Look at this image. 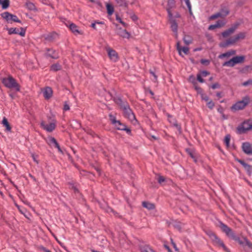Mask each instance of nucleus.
<instances>
[{
  "mask_svg": "<svg viewBox=\"0 0 252 252\" xmlns=\"http://www.w3.org/2000/svg\"><path fill=\"white\" fill-rule=\"evenodd\" d=\"M175 0H168L167 2L168 7L167 8V11H168L169 10L171 11V9L174 7L175 5Z\"/></svg>",
  "mask_w": 252,
  "mask_h": 252,
  "instance_id": "cd10ccee",
  "label": "nucleus"
},
{
  "mask_svg": "<svg viewBox=\"0 0 252 252\" xmlns=\"http://www.w3.org/2000/svg\"><path fill=\"white\" fill-rule=\"evenodd\" d=\"M202 77H203L201 75V74H200L199 73L197 74V79L200 83H203L204 82V80L202 79Z\"/></svg>",
  "mask_w": 252,
  "mask_h": 252,
  "instance_id": "de8ad7c7",
  "label": "nucleus"
},
{
  "mask_svg": "<svg viewBox=\"0 0 252 252\" xmlns=\"http://www.w3.org/2000/svg\"><path fill=\"white\" fill-rule=\"evenodd\" d=\"M185 0V2L187 4V6L189 12L191 13V4L190 3L189 0Z\"/></svg>",
  "mask_w": 252,
  "mask_h": 252,
  "instance_id": "49530a36",
  "label": "nucleus"
},
{
  "mask_svg": "<svg viewBox=\"0 0 252 252\" xmlns=\"http://www.w3.org/2000/svg\"><path fill=\"white\" fill-rule=\"evenodd\" d=\"M207 105L208 108L212 109L215 106V104L212 101H210L207 103Z\"/></svg>",
  "mask_w": 252,
  "mask_h": 252,
  "instance_id": "c03bdc74",
  "label": "nucleus"
},
{
  "mask_svg": "<svg viewBox=\"0 0 252 252\" xmlns=\"http://www.w3.org/2000/svg\"><path fill=\"white\" fill-rule=\"evenodd\" d=\"M107 51L109 57L112 61L116 62L118 60L119 57L118 54L115 50L109 48Z\"/></svg>",
  "mask_w": 252,
  "mask_h": 252,
  "instance_id": "f3484780",
  "label": "nucleus"
},
{
  "mask_svg": "<svg viewBox=\"0 0 252 252\" xmlns=\"http://www.w3.org/2000/svg\"><path fill=\"white\" fill-rule=\"evenodd\" d=\"M8 31L9 34H13V33H15V34L18 33V30L16 28H12L8 29Z\"/></svg>",
  "mask_w": 252,
  "mask_h": 252,
  "instance_id": "4c0bfd02",
  "label": "nucleus"
},
{
  "mask_svg": "<svg viewBox=\"0 0 252 252\" xmlns=\"http://www.w3.org/2000/svg\"><path fill=\"white\" fill-rule=\"evenodd\" d=\"M238 161L244 168H249V165L245 163L243 160L241 159H237Z\"/></svg>",
  "mask_w": 252,
  "mask_h": 252,
  "instance_id": "58836bf2",
  "label": "nucleus"
},
{
  "mask_svg": "<svg viewBox=\"0 0 252 252\" xmlns=\"http://www.w3.org/2000/svg\"><path fill=\"white\" fill-rule=\"evenodd\" d=\"M118 34L123 38H128L130 36V33L126 30L120 29L117 32Z\"/></svg>",
  "mask_w": 252,
  "mask_h": 252,
  "instance_id": "aec40b11",
  "label": "nucleus"
},
{
  "mask_svg": "<svg viewBox=\"0 0 252 252\" xmlns=\"http://www.w3.org/2000/svg\"><path fill=\"white\" fill-rule=\"evenodd\" d=\"M236 54V51L234 50H230L224 53L221 54L219 56V58L223 59L226 58L227 59L230 58L231 56L234 55Z\"/></svg>",
  "mask_w": 252,
  "mask_h": 252,
  "instance_id": "6ab92c4d",
  "label": "nucleus"
},
{
  "mask_svg": "<svg viewBox=\"0 0 252 252\" xmlns=\"http://www.w3.org/2000/svg\"><path fill=\"white\" fill-rule=\"evenodd\" d=\"M216 95L220 98L221 97V93L218 92L217 93Z\"/></svg>",
  "mask_w": 252,
  "mask_h": 252,
  "instance_id": "774afa93",
  "label": "nucleus"
},
{
  "mask_svg": "<svg viewBox=\"0 0 252 252\" xmlns=\"http://www.w3.org/2000/svg\"><path fill=\"white\" fill-rule=\"evenodd\" d=\"M201 63L202 64H208L209 63V62L208 60H201Z\"/></svg>",
  "mask_w": 252,
  "mask_h": 252,
  "instance_id": "052dcab7",
  "label": "nucleus"
},
{
  "mask_svg": "<svg viewBox=\"0 0 252 252\" xmlns=\"http://www.w3.org/2000/svg\"><path fill=\"white\" fill-rule=\"evenodd\" d=\"M201 98L203 100L205 101H208L209 100V97L208 96L205 94H201Z\"/></svg>",
  "mask_w": 252,
  "mask_h": 252,
  "instance_id": "603ef678",
  "label": "nucleus"
},
{
  "mask_svg": "<svg viewBox=\"0 0 252 252\" xmlns=\"http://www.w3.org/2000/svg\"><path fill=\"white\" fill-rule=\"evenodd\" d=\"M168 15L169 20L171 24V28L172 31L174 32L176 37L177 36L178 25L173 17L171 11L168 10Z\"/></svg>",
  "mask_w": 252,
  "mask_h": 252,
  "instance_id": "9d476101",
  "label": "nucleus"
},
{
  "mask_svg": "<svg viewBox=\"0 0 252 252\" xmlns=\"http://www.w3.org/2000/svg\"><path fill=\"white\" fill-rule=\"evenodd\" d=\"M26 6L30 10H34L36 9L34 4L29 1L26 2Z\"/></svg>",
  "mask_w": 252,
  "mask_h": 252,
  "instance_id": "a878e982",
  "label": "nucleus"
},
{
  "mask_svg": "<svg viewBox=\"0 0 252 252\" xmlns=\"http://www.w3.org/2000/svg\"><path fill=\"white\" fill-rule=\"evenodd\" d=\"M150 73L151 74V75H152V76H153L154 78V80L156 81H157V75L155 74V73L152 71H150Z\"/></svg>",
  "mask_w": 252,
  "mask_h": 252,
  "instance_id": "bf43d9fd",
  "label": "nucleus"
},
{
  "mask_svg": "<svg viewBox=\"0 0 252 252\" xmlns=\"http://www.w3.org/2000/svg\"><path fill=\"white\" fill-rule=\"evenodd\" d=\"M123 109L125 117H127L131 121L135 119L134 114L132 113L128 105H124L123 106Z\"/></svg>",
  "mask_w": 252,
  "mask_h": 252,
  "instance_id": "9b49d317",
  "label": "nucleus"
},
{
  "mask_svg": "<svg viewBox=\"0 0 252 252\" xmlns=\"http://www.w3.org/2000/svg\"><path fill=\"white\" fill-rule=\"evenodd\" d=\"M199 74H201L202 77H205L207 76L208 75H209V73L206 71H203L201 72Z\"/></svg>",
  "mask_w": 252,
  "mask_h": 252,
  "instance_id": "864d4df0",
  "label": "nucleus"
},
{
  "mask_svg": "<svg viewBox=\"0 0 252 252\" xmlns=\"http://www.w3.org/2000/svg\"><path fill=\"white\" fill-rule=\"evenodd\" d=\"M104 25V23L102 22H96L95 23H92L91 25V27L95 30H97V25L99 26H103Z\"/></svg>",
  "mask_w": 252,
  "mask_h": 252,
  "instance_id": "72a5a7b5",
  "label": "nucleus"
},
{
  "mask_svg": "<svg viewBox=\"0 0 252 252\" xmlns=\"http://www.w3.org/2000/svg\"><path fill=\"white\" fill-rule=\"evenodd\" d=\"M206 234L211 239L214 245L218 247H221L225 252H229L228 249L224 245L223 242L220 240L213 231L208 230L206 231Z\"/></svg>",
  "mask_w": 252,
  "mask_h": 252,
  "instance_id": "7ed1b4c3",
  "label": "nucleus"
},
{
  "mask_svg": "<svg viewBox=\"0 0 252 252\" xmlns=\"http://www.w3.org/2000/svg\"><path fill=\"white\" fill-rule=\"evenodd\" d=\"M181 47L180 45V43L178 42L177 43V49L180 55H181Z\"/></svg>",
  "mask_w": 252,
  "mask_h": 252,
  "instance_id": "8fccbe9b",
  "label": "nucleus"
},
{
  "mask_svg": "<svg viewBox=\"0 0 252 252\" xmlns=\"http://www.w3.org/2000/svg\"><path fill=\"white\" fill-rule=\"evenodd\" d=\"M249 102V98L248 96H246L244 97L242 100L237 102L235 104L232 105L231 107V110L233 112L242 110L248 104Z\"/></svg>",
  "mask_w": 252,
  "mask_h": 252,
  "instance_id": "20e7f679",
  "label": "nucleus"
},
{
  "mask_svg": "<svg viewBox=\"0 0 252 252\" xmlns=\"http://www.w3.org/2000/svg\"><path fill=\"white\" fill-rule=\"evenodd\" d=\"M230 140V137L229 135H227L225 136L224 139V142L225 144L226 145V147H228L229 146V142Z\"/></svg>",
  "mask_w": 252,
  "mask_h": 252,
  "instance_id": "f704fd0d",
  "label": "nucleus"
},
{
  "mask_svg": "<svg viewBox=\"0 0 252 252\" xmlns=\"http://www.w3.org/2000/svg\"><path fill=\"white\" fill-rule=\"evenodd\" d=\"M225 23L226 22L224 20H219L216 22V24L218 26V28H220L223 26Z\"/></svg>",
  "mask_w": 252,
  "mask_h": 252,
  "instance_id": "e433bc0d",
  "label": "nucleus"
},
{
  "mask_svg": "<svg viewBox=\"0 0 252 252\" xmlns=\"http://www.w3.org/2000/svg\"><path fill=\"white\" fill-rule=\"evenodd\" d=\"M245 57L243 56H235L233 57L230 60L223 63L222 66L233 67L236 64L243 63Z\"/></svg>",
  "mask_w": 252,
  "mask_h": 252,
  "instance_id": "423d86ee",
  "label": "nucleus"
},
{
  "mask_svg": "<svg viewBox=\"0 0 252 252\" xmlns=\"http://www.w3.org/2000/svg\"><path fill=\"white\" fill-rule=\"evenodd\" d=\"M46 55L53 59H57L58 58V55L55 51L52 49H48Z\"/></svg>",
  "mask_w": 252,
  "mask_h": 252,
  "instance_id": "412c9836",
  "label": "nucleus"
},
{
  "mask_svg": "<svg viewBox=\"0 0 252 252\" xmlns=\"http://www.w3.org/2000/svg\"><path fill=\"white\" fill-rule=\"evenodd\" d=\"M240 133H244L247 131L252 130V120L244 122L238 128Z\"/></svg>",
  "mask_w": 252,
  "mask_h": 252,
  "instance_id": "1a4fd4ad",
  "label": "nucleus"
},
{
  "mask_svg": "<svg viewBox=\"0 0 252 252\" xmlns=\"http://www.w3.org/2000/svg\"><path fill=\"white\" fill-rule=\"evenodd\" d=\"M110 120L114 127L118 130H126L127 132H130V130L126 128V126L121 123L120 121L117 120L115 116L112 114L109 115Z\"/></svg>",
  "mask_w": 252,
  "mask_h": 252,
  "instance_id": "39448f33",
  "label": "nucleus"
},
{
  "mask_svg": "<svg viewBox=\"0 0 252 252\" xmlns=\"http://www.w3.org/2000/svg\"><path fill=\"white\" fill-rule=\"evenodd\" d=\"M237 241L238 242V243L244 248L245 246L246 245V242L248 241V239H246V238H244L242 239H237Z\"/></svg>",
  "mask_w": 252,
  "mask_h": 252,
  "instance_id": "7c9ffc66",
  "label": "nucleus"
},
{
  "mask_svg": "<svg viewBox=\"0 0 252 252\" xmlns=\"http://www.w3.org/2000/svg\"><path fill=\"white\" fill-rule=\"evenodd\" d=\"M188 151L190 157L194 159L195 161H196L195 156H194V153L190 150H188Z\"/></svg>",
  "mask_w": 252,
  "mask_h": 252,
  "instance_id": "09e8293b",
  "label": "nucleus"
},
{
  "mask_svg": "<svg viewBox=\"0 0 252 252\" xmlns=\"http://www.w3.org/2000/svg\"><path fill=\"white\" fill-rule=\"evenodd\" d=\"M69 28L71 32L75 34H77L79 33V30L78 27L74 24L73 23H71L69 25Z\"/></svg>",
  "mask_w": 252,
  "mask_h": 252,
  "instance_id": "5701e85b",
  "label": "nucleus"
},
{
  "mask_svg": "<svg viewBox=\"0 0 252 252\" xmlns=\"http://www.w3.org/2000/svg\"><path fill=\"white\" fill-rule=\"evenodd\" d=\"M142 204L144 207L146 208L149 210H152L155 208V205L149 202H143Z\"/></svg>",
  "mask_w": 252,
  "mask_h": 252,
  "instance_id": "393cba45",
  "label": "nucleus"
},
{
  "mask_svg": "<svg viewBox=\"0 0 252 252\" xmlns=\"http://www.w3.org/2000/svg\"><path fill=\"white\" fill-rule=\"evenodd\" d=\"M189 50V49L187 47H181V53L183 52L186 55L188 54Z\"/></svg>",
  "mask_w": 252,
  "mask_h": 252,
  "instance_id": "79ce46f5",
  "label": "nucleus"
},
{
  "mask_svg": "<svg viewBox=\"0 0 252 252\" xmlns=\"http://www.w3.org/2000/svg\"><path fill=\"white\" fill-rule=\"evenodd\" d=\"M246 37V33L241 32L236 34L235 36L231 37L226 40L225 42L220 43V46L222 48H225L229 45H233L238 42L240 40L243 39Z\"/></svg>",
  "mask_w": 252,
  "mask_h": 252,
  "instance_id": "f257e3e1",
  "label": "nucleus"
},
{
  "mask_svg": "<svg viewBox=\"0 0 252 252\" xmlns=\"http://www.w3.org/2000/svg\"><path fill=\"white\" fill-rule=\"evenodd\" d=\"M3 85L7 88L11 89H15L19 92L20 90V87L16 81L11 76L8 77L3 78L2 80Z\"/></svg>",
  "mask_w": 252,
  "mask_h": 252,
  "instance_id": "f03ea898",
  "label": "nucleus"
},
{
  "mask_svg": "<svg viewBox=\"0 0 252 252\" xmlns=\"http://www.w3.org/2000/svg\"><path fill=\"white\" fill-rule=\"evenodd\" d=\"M239 26L238 23H236L232 25L230 28L228 29L225 30L223 32L221 33L222 36L224 38H226L228 37L230 35L233 34L234 32L236 30V29L238 28Z\"/></svg>",
  "mask_w": 252,
  "mask_h": 252,
  "instance_id": "ddd939ff",
  "label": "nucleus"
},
{
  "mask_svg": "<svg viewBox=\"0 0 252 252\" xmlns=\"http://www.w3.org/2000/svg\"><path fill=\"white\" fill-rule=\"evenodd\" d=\"M238 161L244 168H249V165L245 163L243 160L241 159H237Z\"/></svg>",
  "mask_w": 252,
  "mask_h": 252,
  "instance_id": "ea45409f",
  "label": "nucleus"
},
{
  "mask_svg": "<svg viewBox=\"0 0 252 252\" xmlns=\"http://www.w3.org/2000/svg\"><path fill=\"white\" fill-rule=\"evenodd\" d=\"M1 15L8 23H11L12 22L21 23V21L16 15L11 14L8 12H3Z\"/></svg>",
  "mask_w": 252,
  "mask_h": 252,
  "instance_id": "6e6552de",
  "label": "nucleus"
},
{
  "mask_svg": "<svg viewBox=\"0 0 252 252\" xmlns=\"http://www.w3.org/2000/svg\"><path fill=\"white\" fill-rule=\"evenodd\" d=\"M43 96L46 99H48L52 96L53 91L50 87H47L42 90Z\"/></svg>",
  "mask_w": 252,
  "mask_h": 252,
  "instance_id": "a211bd4d",
  "label": "nucleus"
},
{
  "mask_svg": "<svg viewBox=\"0 0 252 252\" xmlns=\"http://www.w3.org/2000/svg\"><path fill=\"white\" fill-rule=\"evenodd\" d=\"M99 95L103 96L106 100H109L111 99V94L107 92L104 89L103 90V92L101 94H99Z\"/></svg>",
  "mask_w": 252,
  "mask_h": 252,
  "instance_id": "b1692460",
  "label": "nucleus"
},
{
  "mask_svg": "<svg viewBox=\"0 0 252 252\" xmlns=\"http://www.w3.org/2000/svg\"><path fill=\"white\" fill-rule=\"evenodd\" d=\"M242 149L244 153L248 155H252V144L248 142H243Z\"/></svg>",
  "mask_w": 252,
  "mask_h": 252,
  "instance_id": "2eb2a0df",
  "label": "nucleus"
},
{
  "mask_svg": "<svg viewBox=\"0 0 252 252\" xmlns=\"http://www.w3.org/2000/svg\"><path fill=\"white\" fill-rule=\"evenodd\" d=\"M220 227L221 230L225 233V234L229 237L234 238L235 235L232 230L228 227L226 225L222 223V222H220Z\"/></svg>",
  "mask_w": 252,
  "mask_h": 252,
  "instance_id": "f8f14e48",
  "label": "nucleus"
},
{
  "mask_svg": "<svg viewBox=\"0 0 252 252\" xmlns=\"http://www.w3.org/2000/svg\"><path fill=\"white\" fill-rule=\"evenodd\" d=\"M218 28V26L216 25V24H214V25H210L209 28H208V29L209 30H214L216 28Z\"/></svg>",
  "mask_w": 252,
  "mask_h": 252,
  "instance_id": "3c124183",
  "label": "nucleus"
},
{
  "mask_svg": "<svg viewBox=\"0 0 252 252\" xmlns=\"http://www.w3.org/2000/svg\"><path fill=\"white\" fill-rule=\"evenodd\" d=\"M183 40H184L185 43L187 45H189V44H190L191 43V40L189 37L187 38L186 37H185L183 38Z\"/></svg>",
  "mask_w": 252,
  "mask_h": 252,
  "instance_id": "a19ab883",
  "label": "nucleus"
},
{
  "mask_svg": "<svg viewBox=\"0 0 252 252\" xmlns=\"http://www.w3.org/2000/svg\"><path fill=\"white\" fill-rule=\"evenodd\" d=\"M32 158L34 162H35L36 163H38V161L37 159V157L34 155H32Z\"/></svg>",
  "mask_w": 252,
  "mask_h": 252,
  "instance_id": "680f3d73",
  "label": "nucleus"
},
{
  "mask_svg": "<svg viewBox=\"0 0 252 252\" xmlns=\"http://www.w3.org/2000/svg\"><path fill=\"white\" fill-rule=\"evenodd\" d=\"M229 13V11L227 9H222L220 12H218L215 14L212 15L210 19L213 20L219 17L223 18L226 16Z\"/></svg>",
  "mask_w": 252,
  "mask_h": 252,
  "instance_id": "dca6fc26",
  "label": "nucleus"
},
{
  "mask_svg": "<svg viewBox=\"0 0 252 252\" xmlns=\"http://www.w3.org/2000/svg\"><path fill=\"white\" fill-rule=\"evenodd\" d=\"M2 124L3 126L6 127V130L7 131H10L11 129V127L10 126L7 119L5 117L3 118L2 121Z\"/></svg>",
  "mask_w": 252,
  "mask_h": 252,
  "instance_id": "4be33fe9",
  "label": "nucleus"
},
{
  "mask_svg": "<svg viewBox=\"0 0 252 252\" xmlns=\"http://www.w3.org/2000/svg\"><path fill=\"white\" fill-rule=\"evenodd\" d=\"M51 69L53 71H57L61 69V66L59 64H55L51 66Z\"/></svg>",
  "mask_w": 252,
  "mask_h": 252,
  "instance_id": "c9c22d12",
  "label": "nucleus"
},
{
  "mask_svg": "<svg viewBox=\"0 0 252 252\" xmlns=\"http://www.w3.org/2000/svg\"><path fill=\"white\" fill-rule=\"evenodd\" d=\"M46 142L50 146L54 147L58 149L59 152L62 153V151L60 147L59 144L56 140L53 137L49 136L46 139Z\"/></svg>",
  "mask_w": 252,
  "mask_h": 252,
  "instance_id": "4468645a",
  "label": "nucleus"
},
{
  "mask_svg": "<svg viewBox=\"0 0 252 252\" xmlns=\"http://www.w3.org/2000/svg\"><path fill=\"white\" fill-rule=\"evenodd\" d=\"M56 123V121L54 120H52L49 123L42 121L40 124V126L43 129L47 132H51L55 129Z\"/></svg>",
  "mask_w": 252,
  "mask_h": 252,
  "instance_id": "0eeeda50",
  "label": "nucleus"
},
{
  "mask_svg": "<svg viewBox=\"0 0 252 252\" xmlns=\"http://www.w3.org/2000/svg\"><path fill=\"white\" fill-rule=\"evenodd\" d=\"M69 106L67 104L65 103L64 105L63 110L64 111H67L69 110Z\"/></svg>",
  "mask_w": 252,
  "mask_h": 252,
  "instance_id": "13d9d810",
  "label": "nucleus"
},
{
  "mask_svg": "<svg viewBox=\"0 0 252 252\" xmlns=\"http://www.w3.org/2000/svg\"><path fill=\"white\" fill-rule=\"evenodd\" d=\"M245 169L248 172L249 174L250 175L251 174V172H252V167L250 165H249V168H245Z\"/></svg>",
  "mask_w": 252,
  "mask_h": 252,
  "instance_id": "6e6d98bb",
  "label": "nucleus"
},
{
  "mask_svg": "<svg viewBox=\"0 0 252 252\" xmlns=\"http://www.w3.org/2000/svg\"><path fill=\"white\" fill-rule=\"evenodd\" d=\"M165 180L166 179L164 177L161 176H159L158 179V182L159 184H162V183L165 181Z\"/></svg>",
  "mask_w": 252,
  "mask_h": 252,
  "instance_id": "37998d69",
  "label": "nucleus"
},
{
  "mask_svg": "<svg viewBox=\"0 0 252 252\" xmlns=\"http://www.w3.org/2000/svg\"><path fill=\"white\" fill-rule=\"evenodd\" d=\"M117 3L121 6H127V3L126 0H116Z\"/></svg>",
  "mask_w": 252,
  "mask_h": 252,
  "instance_id": "473e14b6",
  "label": "nucleus"
},
{
  "mask_svg": "<svg viewBox=\"0 0 252 252\" xmlns=\"http://www.w3.org/2000/svg\"><path fill=\"white\" fill-rule=\"evenodd\" d=\"M141 252H155L149 246H144L141 248Z\"/></svg>",
  "mask_w": 252,
  "mask_h": 252,
  "instance_id": "c756f323",
  "label": "nucleus"
},
{
  "mask_svg": "<svg viewBox=\"0 0 252 252\" xmlns=\"http://www.w3.org/2000/svg\"><path fill=\"white\" fill-rule=\"evenodd\" d=\"M40 249L43 252H47V251L48 250L43 247H40Z\"/></svg>",
  "mask_w": 252,
  "mask_h": 252,
  "instance_id": "0e129e2a",
  "label": "nucleus"
},
{
  "mask_svg": "<svg viewBox=\"0 0 252 252\" xmlns=\"http://www.w3.org/2000/svg\"><path fill=\"white\" fill-rule=\"evenodd\" d=\"M220 87V85L218 83H215L212 85L211 88L213 89H215L217 88H219Z\"/></svg>",
  "mask_w": 252,
  "mask_h": 252,
  "instance_id": "5fc2aeb1",
  "label": "nucleus"
},
{
  "mask_svg": "<svg viewBox=\"0 0 252 252\" xmlns=\"http://www.w3.org/2000/svg\"><path fill=\"white\" fill-rule=\"evenodd\" d=\"M244 249L249 252H252V244L248 240Z\"/></svg>",
  "mask_w": 252,
  "mask_h": 252,
  "instance_id": "c85d7f7f",
  "label": "nucleus"
},
{
  "mask_svg": "<svg viewBox=\"0 0 252 252\" xmlns=\"http://www.w3.org/2000/svg\"><path fill=\"white\" fill-rule=\"evenodd\" d=\"M218 111L220 113H222L223 112V109H222V108L221 107H220L219 108H218Z\"/></svg>",
  "mask_w": 252,
  "mask_h": 252,
  "instance_id": "69168bd1",
  "label": "nucleus"
},
{
  "mask_svg": "<svg viewBox=\"0 0 252 252\" xmlns=\"http://www.w3.org/2000/svg\"><path fill=\"white\" fill-rule=\"evenodd\" d=\"M40 249L43 252H47V251L48 250L43 247H40Z\"/></svg>",
  "mask_w": 252,
  "mask_h": 252,
  "instance_id": "e2e57ef3",
  "label": "nucleus"
},
{
  "mask_svg": "<svg viewBox=\"0 0 252 252\" xmlns=\"http://www.w3.org/2000/svg\"><path fill=\"white\" fill-rule=\"evenodd\" d=\"M0 4H1L3 9H6L9 6V0H4L3 1L1 0Z\"/></svg>",
  "mask_w": 252,
  "mask_h": 252,
  "instance_id": "2f4dec72",
  "label": "nucleus"
},
{
  "mask_svg": "<svg viewBox=\"0 0 252 252\" xmlns=\"http://www.w3.org/2000/svg\"><path fill=\"white\" fill-rule=\"evenodd\" d=\"M18 34H19L22 36H25V32L23 31L21 32H18Z\"/></svg>",
  "mask_w": 252,
  "mask_h": 252,
  "instance_id": "338daca9",
  "label": "nucleus"
},
{
  "mask_svg": "<svg viewBox=\"0 0 252 252\" xmlns=\"http://www.w3.org/2000/svg\"><path fill=\"white\" fill-rule=\"evenodd\" d=\"M189 82H191L194 84L196 83V79L195 77L193 75H191L189 77Z\"/></svg>",
  "mask_w": 252,
  "mask_h": 252,
  "instance_id": "a18cd8bd",
  "label": "nucleus"
},
{
  "mask_svg": "<svg viewBox=\"0 0 252 252\" xmlns=\"http://www.w3.org/2000/svg\"><path fill=\"white\" fill-rule=\"evenodd\" d=\"M116 20L118 21H119L120 23L123 24L124 26H126V23H124L120 17H117Z\"/></svg>",
  "mask_w": 252,
  "mask_h": 252,
  "instance_id": "4d7b16f0",
  "label": "nucleus"
},
{
  "mask_svg": "<svg viewBox=\"0 0 252 252\" xmlns=\"http://www.w3.org/2000/svg\"><path fill=\"white\" fill-rule=\"evenodd\" d=\"M106 6L108 14L109 15H111L114 12L113 6L111 4L109 3H107Z\"/></svg>",
  "mask_w": 252,
  "mask_h": 252,
  "instance_id": "bb28decb",
  "label": "nucleus"
}]
</instances>
